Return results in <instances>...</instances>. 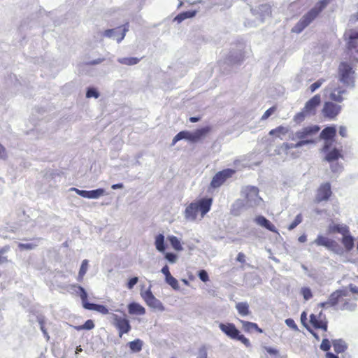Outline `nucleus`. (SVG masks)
I'll return each instance as SVG.
<instances>
[{
	"instance_id": "obj_1",
	"label": "nucleus",
	"mask_w": 358,
	"mask_h": 358,
	"mask_svg": "<svg viewBox=\"0 0 358 358\" xmlns=\"http://www.w3.org/2000/svg\"><path fill=\"white\" fill-rule=\"evenodd\" d=\"M331 307H336L341 310L352 311L357 304L355 299L352 298L346 289H337L330 294Z\"/></svg>"
},
{
	"instance_id": "obj_2",
	"label": "nucleus",
	"mask_w": 358,
	"mask_h": 358,
	"mask_svg": "<svg viewBox=\"0 0 358 358\" xmlns=\"http://www.w3.org/2000/svg\"><path fill=\"white\" fill-rule=\"evenodd\" d=\"M213 201L212 198H203L197 201L190 203L185 210V217L187 220L194 221L199 212L201 217L203 218L210 211Z\"/></svg>"
},
{
	"instance_id": "obj_3",
	"label": "nucleus",
	"mask_w": 358,
	"mask_h": 358,
	"mask_svg": "<svg viewBox=\"0 0 358 358\" xmlns=\"http://www.w3.org/2000/svg\"><path fill=\"white\" fill-rule=\"evenodd\" d=\"M331 0H320L296 24L292 31L294 33L301 32L319 14L326 8Z\"/></svg>"
},
{
	"instance_id": "obj_4",
	"label": "nucleus",
	"mask_w": 358,
	"mask_h": 358,
	"mask_svg": "<svg viewBox=\"0 0 358 358\" xmlns=\"http://www.w3.org/2000/svg\"><path fill=\"white\" fill-rule=\"evenodd\" d=\"M220 329L229 338L233 340L241 341L246 347L251 345L248 338H247L243 334H241L240 331L236 327L233 323H220Z\"/></svg>"
},
{
	"instance_id": "obj_5",
	"label": "nucleus",
	"mask_w": 358,
	"mask_h": 358,
	"mask_svg": "<svg viewBox=\"0 0 358 358\" xmlns=\"http://www.w3.org/2000/svg\"><path fill=\"white\" fill-rule=\"evenodd\" d=\"M118 311L122 313V316L117 313H112L110 318L112 324L117 329L118 336L121 338L124 334H128L131 331V326L125 313L120 310Z\"/></svg>"
},
{
	"instance_id": "obj_6",
	"label": "nucleus",
	"mask_w": 358,
	"mask_h": 358,
	"mask_svg": "<svg viewBox=\"0 0 358 358\" xmlns=\"http://www.w3.org/2000/svg\"><path fill=\"white\" fill-rule=\"evenodd\" d=\"M71 287L76 289V292L80 297L83 306L85 309L96 310L103 315L109 313L108 309L105 306L89 303L87 301V294L83 287L80 285H73Z\"/></svg>"
},
{
	"instance_id": "obj_7",
	"label": "nucleus",
	"mask_w": 358,
	"mask_h": 358,
	"mask_svg": "<svg viewBox=\"0 0 358 358\" xmlns=\"http://www.w3.org/2000/svg\"><path fill=\"white\" fill-rule=\"evenodd\" d=\"M355 71L350 64L347 62H341L338 66L339 80L347 86L354 87Z\"/></svg>"
},
{
	"instance_id": "obj_8",
	"label": "nucleus",
	"mask_w": 358,
	"mask_h": 358,
	"mask_svg": "<svg viewBox=\"0 0 358 358\" xmlns=\"http://www.w3.org/2000/svg\"><path fill=\"white\" fill-rule=\"evenodd\" d=\"M236 173L232 169H225L218 171L213 177L210 187L213 189H217L221 187L229 178H231Z\"/></svg>"
},
{
	"instance_id": "obj_9",
	"label": "nucleus",
	"mask_w": 358,
	"mask_h": 358,
	"mask_svg": "<svg viewBox=\"0 0 358 358\" xmlns=\"http://www.w3.org/2000/svg\"><path fill=\"white\" fill-rule=\"evenodd\" d=\"M310 327L315 329H321L323 331H327L328 321L325 315L322 312H320L319 314H311L310 315Z\"/></svg>"
},
{
	"instance_id": "obj_10",
	"label": "nucleus",
	"mask_w": 358,
	"mask_h": 358,
	"mask_svg": "<svg viewBox=\"0 0 358 358\" xmlns=\"http://www.w3.org/2000/svg\"><path fill=\"white\" fill-rule=\"evenodd\" d=\"M341 107L331 101H326L322 110L323 116L329 120H334L340 113Z\"/></svg>"
},
{
	"instance_id": "obj_11",
	"label": "nucleus",
	"mask_w": 358,
	"mask_h": 358,
	"mask_svg": "<svg viewBox=\"0 0 358 358\" xmlns=\"http://www.w3.org/2000/svg\"><path fill=\"white\" fill-rule=\"evenodd\" d=\"M332 194L331 185L329 182H324L320 185L317 190L316 201L320 203L328 201Z\"/></svg>"
},
{
	"instance_id": "obj_12",
	"label": "nucleus",
	"mask_w": 358,
	"mask_h": 358,
	"mask_svg": "<svg viewBox=\"0 0 358 358\" xmlns=\"http://www.w3.org/2000/svg\"><path fill=\"white\" fill-rule=\"evenodd\" d=\"M321 103V96L320 94H315L311 99H310L306 103L303 109L309 115H315L317 107Z\"/></svg>"
},
{
	"instance_id": "obj_13",
	"label": "nucleus",
	"mask_w": 358,
	"mask_h": 358,
	"mask_svg": "<svg viewBox=\"0 0 358 358\" xmlns=\"http://www.w3.org/2000/svg\"><path fill=\"white\" fill-rule=\"evenodd\" d=\"M317 246H324L329 250H335L338 247V243L336 241L329 238L324 236L319 235L313 241Z\"/></svg>"
},
{
	"instance_id": "obj_14",
	"label": "nucleus",
	"mask_w": 358,
	"mask_h": 358,
	"mask_svg": "<svg viewBox=\"0 0 358 358\" xmlns=\"http://www.w3.org/2000/svg\"><path fill=\"white\" fill-rule=\"evenodd\" d=\"M71 190L75 191L78 195L87 199H98L103 195L105 191L103 189L99 188L94 190H80L73 187Z\"/></svg>"
},
{
	"instance_id": "obj_15",
	"label": "nucleus",
	"mask_w": 358,
	"mask_h": 358,
	"mask_svg": "<svg viewBox=\"0 0 358 358\" xmlns=\"http://www.w3.org/2000/svg\"><path fill=\"white\" fill-rule=\"evenodd\" d=\"M211 130L209 126L196 129L194 132L188 131V141L191 142H197L207 135Z\"/></svg>"
},
{
	"instance_id": "obj_16",
	"label": "nucleus",
	"mask_w": 358,
	"mask_h": 358,
	"mask_svg": "<svg viewBox=\"0 0 358 358\" xmlns=\"http://www.w3.org/2000/svg\"><path fill=\"white\" fill-rule=\"evenodd\" d=\"M320 131V127L317 125L308 126L303 127L302 129L296 131V136L299 139H304L309 136L315 135Z\"/></svg>"
},
{
	"instance_id": "obj_17",
	"label": "nucleus",
	"mask_w": 358,
	"mask_h": 358,
	"mask_svg": "<svg viewBox=\"0 0 358 358\" xmlns=\"http://www.w3.org/2000/svg\"><path fill=\"white\" fill-rule=\"evenodd\" d=\"M255 221L257 224L266 228L270 231L278 233L275 227L265 217L262 215H258L255 217Z\"/></svg>"
},
{
	"instance_id": "obj_18",
	"label": "nucleus",
	"mask_w": 358,
	"mask_h": 358,
	"mask_svg": "<svg viewBox=\"0 0 358 358\" xmlns=\"http://www.w3.org/2000/svg\"><path fill=\"white\" fill-rule=\"evenodd\" d=\"M241 324H242V328L244 331L250 333L253 331H255L258 333L262 334L263 332V330L258 327V325L256 323L245 321L240 320H239Z\"/></svg>"
},
{
	"instance_id": "obj_19",
	"label": "nucleus",
	"mask_w": 358,
	"mask_h": 358,
	"mask_svg": "<svg viewBox=\"0 0 358 358\" xmlns=\"http://www.w3.org/2000/svg\"><path fill=\"white\" fill-rule=\"evenodd\" d=\"M128 311L131 315H143L145 313V309L138 303L132 302L128 305Z\"/></svg>"
},
{
	"instance_id": "obj_20",
	"label": "nucleus",
	"mask_w": 358,
	"mask_h": 358,
	"mask_svg": "<svg viewBox=\"0 0 358 358\" xmlns=\"http://www.w3.org/2000/svg\"><path fill=\"white\" fill-rule=\"evenodd\" d=\"M329 232L331 234L339 233L343 236L349 234V228L345 224H334L329 227Z\"/></svg>"
},
{
	"instance_id": "obj_21",
	"label": "nucleus",
	"mask_w": 358,
	"mask_h": 358,
	"mask_svg": "<svg viewBox=\"0 0 358 358\" xmlns=\"http://www.w3.org/2000/svg\"><path fill=\"white\" fill-rule=\"evenodd\" d=\"M345 34L348 35V48L354 49L357 47L356 40L358 39V31L350 29Z\"/></svg>"
},
{
	"instance_id": "obj_22",
	"label": "nucleus",
	"mask_w": 358,
	"mask_h": 358,
	"mask_svg": "<svg viewBox=\"0 0 358 358\" xmlns=\"http://www.w3.org/2000/svg\"><path fill=\"white\" fill-rule=\"evenodd\" d=\"M336 134V129L334 127H327L321 132V138L324 140L333 139Z\"/></svg>"
},
{
	"instance_id": "obj_23",
	"label": "nucleus",
	"mask_w": 358,
	"mask_h": 358,
	"mask_svg": "<svg viewBox=\"0 0 358 358\" xmlns=\"http://www.w3.org/2000/svg\"><path fill=\"white\" fill-rule=\"evenodd\" d=\"M259 196V189L256 187L250 186L247 187L245 189V198L248 201L252 199L255 200Z\"/></svg>"
},
{
	"instance_id": "obj_24",
	"label": "nucleus",
	"mask_w": 358,
	"mask_h": 358,
	"mask_svg": "<svg viewBox=\"0 0 358 358\" xmlns=\"http://www.w3.org/2000/svg\"><path fill=\"white\" fill-rule=\"evenodd\" d=\"M236 308L239 315L247 316L250 314L249 305L247 302H238L236 304Z\"/></svg>"
},
{
	"instance_id": "obj_25",
	"label": "nucleus",
	"mask_w": 358,
	"mask_h": 358,
	"mask_svg": "<svg viewBox=\"0 0 358 358\" xmlns=\"http://www.w3.org/2000/svg\"><path fill=\"white\" fill-rule=\"evenodd\" d=\"M196 10H189V11H185L179 13L178 15H176L174 18V21L177 23H180L183 20L187 18L193 17L196 15Z\"/></svg>"
},
{
	"instance_id": "obj_26",
	"label": "nucleus",
	"mask_w": 358,
	"mask_h": 358,
	"mask_svg": "<svg viewBox=\"0 0 358 358\" xmlns=\"http://www.w3.org/2000/svg\"><path fill=\"white\" fill-rule=\"evenodd\" d=\"M345 92V90H341V88L334 89L330 94L329 97L331 100L336 102H342L343 98L342 95Z\"/></svg>"
},
{
	"instance_id": "obj_27",
	"label": "nucleus",
	"mask_w": 358,
	"mask_h": 358,
	"mask_svg": "<svg viewBox=\"0 0 358 358\" xmlns=\"http://www.w3.org/2000/svg\"><path fill=\"white\" fill-rule=\"evenodd\" d=\"M341 242L345 248L348 251L351 250L354 247V238L350 233L343 236Z\"/></svg>"
},
{
	"instance_id": "obj_28",
	"label": "nucleus",
	"mask_w": 358,
	"mask_h": 358,
	"mask_svg": "<svg viewBox=\"0 0 358 358\" xmlns=\"http://www.w3.org/2000/svg\"><path fill=\"white\" fill-rule=\"evenodd\" d=\"M334 350L336 353H342L347 349L346 343L341 339L333 341Z\"/></svg>"
},
{
	"instance_id": "obj_29",
	"label": "nucleus",
	"mask_w": 358,
	"mask_h": 358,
	"mask_svg": "<svg viewBox=\"0 0 358 358\" xmlns=\"http://www.w3.org/2000/svg\"><path fill=\"white\" fill-rule=\"evenodd\" d=\"M313 141H310V140H302V141H299L297 143H285L282 144V148L283 149L285 150V151H288L290 149H292V148H298V147H301L303 145H306V144H308V143H312Z\"/></svg>"
},
{
	"instance_id": "obj_30",
	"label": "nucleus",
	"mask_w": 358,
	"mask_h": 358,
	"mask_svg": "<svg viewBox=\"0 0 358 358\" xmlns=\"http://www.w3.org/2000/svg\"><path fill=\"white\" fill-rule=\"evenodd\" d=\"M141 59L137 57H122L118 59V62L121 64L127 66H132L137 64L140 62Z\"/></svg>"
},
{
	"instance_id": "obj_31",
	"label": "nucleus",
	"mask_w": 358,
	"mask_h": 358,
	"mask_svg": "<svg viewBox=\"0 0 358 358\" xmlns=\"http://www.w3.org/2000/svg\"><path fill=\"white\" fill-rule=\"evenodd\" d=\"M340 157H342L340 151L334 148L327 154L325 159L327 162H331L338 159Z\"/></svg>"
},
{
	"instance_id": "obj_32",
	"label": "nucleus",
	"mask_w": 358,
	"mask_h": 358,
	"mask_svg": "<svg viewBox=\"0 0 358 358\" xmlns=\"http://www.w3.org/2000/svg\"><path fill=\"white\" fill-rule=\"evenodd\" d=\"M87 268H88V261L87 259H84L82 262V264H81V266L80 268V271L78 273V281H80V282L83 281L84 275L87 273Z\"/></svg>"
},
{
	"instance_id": "obj_33",
	"label": "nucleus",
	"mask_w": 358,
	"mask_h": 358,
	"mask_svg": "<svg viewBox=\"0 0 358 358\" xmlns=\"http://www.w3.org/2000/svg\"><path fill=\"white\" fill-rule=\"evenodd\" d=\"M155 246L157 250L160 252H164L165 250L164 236L162 234H159L156 236Z\"/></svg>"
},
{
	"instance_id": "obj_34",
	"label": "nucleus",
	"mask_w": 358,
	"mask_h": 358,
	"mask_svg": "<svg viewBox=\"0 0 358 358\" xmlns=\"http://www.w3.org/2000/svg\"><path fill=\"white\" fill-rule=\"evenodd\" d=\"M168 240L169 241L172 247L178 251H180L182 250V247L181 245V243L179 241V239L174 236H170L168 237Z\"/></svg>"
},
{
	"instance_id": "obj_35",
	"label": "nucleus",
	"mask_w": 358,
	"mask_h": 358,
	"mask_svg": "<svg viewBox=\"0 0 358 358\" xmlns=\"http://www.w3.org/2000/svg\"><path fill=\"white\" fill-rule=\"evenodd\" d=\"M146 304L148 306L154 308H158L159 310L164 309L161 301L159 299H157L155 296L152 298H151L149 301H148L146 302Z\"/></svg>"
},
{
	"instance_id": "obj_36",
	"label": "nucleus",
	"mask_w": 358,
	"mask_h": 358,
	"mask_svg": "<svg viewBox=\"0 0 358 358\" xmlns=\"http://www.w3.org/2000/svg\"><path fill=\"white\" fill-rule=\"evenodd\" d=\"M301 322L302 324L304 326V327L306 328L307 330H308L315 338H318L317 335L315 332H313V331L310 327V323H307V313L305 311L302 312L301 315Z\"/></svg>"
},
{
	"instance_id": "obj_37",
	"label": "nucleus",
	"mask_w": 358,
	"mask_h": 358,
	"mask_svg": "<svg viewBox=\"0 0 358 358\" xmlns=\"http://www.w3.org/2000/svg\"><path fill=\"white\" fill-rule=\"evenodd\" d=\"M129 348L131 351L138 352L142 349V341L139 339L129 343Z\"/></svg>"
},
{
	"instance_id": "obj_38",
	"label": "nucleus",
	"mask_w": 358,
	"mask_h": 358,
	"mask_svg": "<svg viewBox=\"0 0 358 358\" xmlns=\"http://www.w3.org/2000/svg\"><path fill=\"white\" fill-rule=\"evenodd\" d=\"M287 132V129L285 127L282 126H279L273 129H271L268 134L271 136H275L277 137H280V135H284Z\"/></svg>"
},
{
	"instance_id": "obj_39",
	"label": "nucleus",
	"mask_w": 358,
	"mask_h": 358,
	"mask_svg": "<svg viewBox=\"0 0 358 358\" xmlns=\"http://www.w3.org/2000/svg\"><path fill=\"white\" fill-rule=\"evenodd\" d=\"M182 139L188 140V131H182L178 133L173 138L171 145H174L178 141Z\"/></svg>"
},
{
	"instance_id": "obj_40",
	"label": "nucleus",
	"mask_w": 358,
	"mask_h": 358,
	"mask_svg": "<svg viewBox=\"0 0 358 358\" xmlns=\"http://www.w3.org/2000/svg\"><path fill=\"white\" fill-rule=\"evenodd\" d=\"M166 282L169 284L173 289L178 290L180 287L178 280L171 275L165 278Z\"/></svg>"
},
{
	"instance_id": "obj_41",
	"label": "nucleus",
	"mask_w": 358,
	"mask_h": 358,
	"mask_svg": "<svg viewBox=\"0 0 358 358\" xmlns=\"http://www.w3.org/2000/svg\"><path fill=\"white\" fill-rule=\"evenodd\" d=\"M94 327V322L91 320H88L84 323V324L75 327V329L78 331H80L83 329L90 330V329H92Z\"/></svg>"
},
{
	"instance_id": "obj_42",
	"label": "nucleus",
	"mask_w": 358,
	"mask_h": 358,
	"mask_svg": "<svg viewBox=\"0 0 358 358\" xmlns=\"http://www.w3.org/2000/svg\"><path fill=\"white\" fill-rule=\"evenodd\" d=\"M301 294H302L304 300L308 301L313 297L312 291L309 287H302L301 289Z\"/></svg>"
},
{
	"instance_id": "obj_43",
	"label": "nucleus",
	"mask_w": 358,
	"mask_h": 358,
	"mask_svg": "<svg viewBox=\"0 0 358 358\" xmlns=\"http://www.w3.org/2000/svg\"><path fill=\"white\" fill-rule=\"evenodd\" d=\"M303 220L301 214H299L296 216L294 221L288 226V230L291 231L296 228Z\"/></svg>"
},
{
	"instance_id": "obj_44",
	"label": "nucleus",
	"mask_w": 358,
	"mask_h": 358,
	"mask_svg": "<svg viewBox=\"0 0 358 358\" xmlns=\"http://www.w3.org/2000/svg\"><path fill=\"white\" fill-rule=\"evenodd\" d=\"M309 115H308L306 113V112L304 111L303 109L301 110V111L297 113L294 117V120L296 122H301L302 121H303V120L305 119L306 116H308Z\"/></svg>"
},
{
	"instance_id": "obj_45",
	"label": "nucleus",
	"mask_w": 358,
	"mask_h": 358,
	"mask_svg": "<svg viewBox=\"0 0 358 358\" xmlns=\"http://www.w3.org/2000/svg\"><path fill=\"white\" fill-rule=\"evenodd\" d=\"M9 248H10L9 246H5V247L2 248L1 249H0V264H3V263L8 262V260L7 257L3 256V255L6 252H7L9 250Z\"/></svg>"
},
{
	"instance_id": "obj_46",
	"label": "nucleus",
	"mask_w": 358,
	"mask_h": 358,
	"mask_svg": "<svg viewBox=\"0 0 358 358\" xmlns=\"http://www.w3.org/2000/svg\"><path fill=\"white\" fill-rule=\"evenodd\" d=\"M277 108L276 106H272L268 110L265 111V113L263 114V115L261 117L262 120H265L268 119L275 110Z\"/></svg>"
},
{
	"instance_id": "obj_47",
	"label": "nucleus",
	"mask_w": 358,
	"mask_h": 358,
	"mask_svg": "<svg viewBox=\"0 0 358 358\" xmlns=\"http://www.w3.org/2000/svg\"><path fill=\"white\" fill-rule=\"evenodd\" d=\"M324 82V79H320V80H317L316 82H315L314 83H313L310 86V92H314L316 90H317L322 85V83Z\"/></svg>"
},
{
	"instance_id": "obj_48",
	"label": "nucleus",
	"mask_w": 358,
	"mask_h": 358,
	"mask_svg": "<svg viewBox=\"0 0 358 358\" xmlns=\"http://www.w3.org/2000/svg\"><path fill=\"white\" fill-rule=\"evenodd\" d=\"M99 96V92L94 88H89L86 93V96L87 98L94 97L96 99Z\"/></svg>"
},
{
	"instance_id": "obj_49",
	"label": "nucleus",
	"mask_w": 358,
	"mask_h": 358,
	"mask_svg": "<svg viewBox=\"0 0 358 358\" xmlns=\"http://www.w3.org/2000/svg\"><path fill=\"white\" fill-rule=\"evenodd\" d=\"M141 296L146 303L148 301H149L151 298L154 296L153 294L152 293L150 289H148V290L145 291L144 292L141 293Z\"/></svg>"
},
{
	"instance_id": "obj_50",
	"label": "nucleus",
	"mask_w": 358,
	"mask_h": 358,
	"mask_svg": "<svg viewBox=\"0 0 358 358\" xmlns=\"http://www.w3.org/2000/svg\"><path fill=\"white\" fill-rule=\"evenodd\" d=\"M330 348L331 344L327 338L323 339L320 345V349L324 351H328L330 349Z\"/></svg>"
},
{
	"instance_id": "obj_51",
	"label": "nucleus",
	"mask_w": 358,
	"mask_h": 358,
	"mask_svg": "<svg viewBox=\"0 0 358 358\" xmlns=\"http://www.w3.org/2000/svg\"><path fill=\"white\" fill-rule=\"evenodd\" d=\"M138 277L131 278L127 284V288L129 289H131L134 287V286L138 282Z\"/></svg>"
},
{
	"instance_id": "obj_52",
	"label": "nucleus",
	"mask_w": 358,
	"mask_h": 358,
	"mask_svg": "<svg viewBox=\"0 0 358 358\" xmlns=\"http://www.w3.org/2000/svg\"><path fill=\"white\" fill-rule=\"evenodd\" d=\"M165 258L171 263H175L177 260L176 255L171 252L166 253Z\"/></svg>"
},
{
	"instance_id": "obj_53",
	"label": "nucleus",
	"mask_w": 358,
	"mask_h": 358,
	"mask_svg": "<svg viewBox=\"0 0 358 358\" xmlns=\"http://www.w3.org/2000/svg\"><path fill=\"white\" fill-rule=\"evenodd\" d=\"M199 277L203 282H207L209 280L208 275L205 270H201L199 272Z\"/></svg>"
},
{
	"instance_id": "obj_54",
	"label": "nucleus",
	"mask_w": 358,
	"mask_h": 358,
	"mask_svg": "<svg viewBox=\"0 0 358 358\" xmlns=\"http://www.w3.org/2000/svg\"><path fill=\"white\" fill-rule=\"evenodd\" d=\"M36 246V244L33 243H20L19 248L21 250H31L34 249Z\"/></svg>"
},
{
	"instance_id": "obj_55",
	"label": "nucleus",
	"mask_w": 358,
	"mask_h": 358,
	"mask_svg": "<svg viewBox=\"0 0 358 358\" xmlns=\"http://www.w3.org/2000/svg\"><path fill=\"white\" fill-rule=\"evenodd\" d=\"M128 31V23L123 26L122 33L117 38V41L120 43L124 38L126 32Z\"/></svg>"
},
{
	"instance_id": "obj_56",
	"label": "nucleus",
	"mask_w": 358,
	"mask_h": 358,
	"mask_svg": "<svg viewBox=\"0 0 358 358\" xmlns=\"http://www.w3.org/2000/svg\"><path fill=\"white\" fill-rule=\"evenodd\" d=\"M120 27H117V29H106L103 32V36L106 37L110 38L113 36L114 33L116 31L117 29H120Z\"/></svg>"
},
{
	"instance_id": "obj_57",
	"label": "nucleus",
	"mask_w": 358,
	"mask_h": 358,
	"mask_svg": "<svg viewBox=\"0 0 358 358\" xmlns=\"http://www.w3.org/2000/svg\"><path fill=\"white\" fill-rule=\"evenodd\" d=\"M285 323L290 328L296 330L297 329V326L296 324H295L294 320L291 319V318H289V319H287L285 320Z\"/></svg>"
},
{
	"instance_id": "obj_58",
	"label": "nucleus",
	"mask_w": 358,
	"mask_h": 358,
	"mask_svg": "<svg viewBox=\"0 0 358 358\" xmlns=\"http://www.w3.org/2000/svg\"><path fill=\"white\" fill-rule=\"evenodd\" d=\"M236 261L241 263L245 262V255L243 252H239L236 257Z\"/></svg>"
},
{
	"instance_id": "obj_59",
	"label": "nucleus",
	"mask_w": 358,
	"mask_h": 358,
	"mask_svg": "<svg viewBox=\"0 0 358 358\" xmlns=\"http://www.w3.org/2000/svg\"><path fill=\"white\" fill-rule=\"evenodd\" d=\"M330 302V296H329V299L327 301H324V302H321L320 303H318V306L322 308H326L327 307H331V303Z\"/></svg>"
},
{
	"instance_id": "obj_60",
	"label": "nucleus",
	"mask_w": 358,
	"mask_h": 358,
	"mask_svg": "<svg viewBox=\"0 0 358 358\" xmlns=\"http://www.w3.org/2000/svg\"><path fill=\"white\" fill-rule=\"evenodd\" d=\"M162 273L164 275L165 278H166L167 277H169V276H170L171 275L170 271H169V266L167 265H165L162 268Z\"/></svg>"
},
{
	"instance_id": "obj_61",
	"label": "nucleus",
	"mask_w": 358,
	"mask_h": 358,
	"mask_svg": "<svg viewBox=\"0 0 358 358\" xmlns=\"http://www.w3.org/2000/svg\"><path fill=\"white\" fill-rule=\"evenodd\" d=\"M339 134L342 137H346L347 136V129L344 126H341L339 127Z\"/></svg>"
},
{
	"instance_id": "obj_62",
	"label": "nucleus",
	"mask_w": 358,
	"mask_h": 358,
	"mask_svg": "<svg viewBox=\"0 0 358 358\" xmlns=\"http://www.w3.org/2000/svg\"><path fill=\"white\" fill-rule=\"evenodd\" d=\"M6 151L5 148L0 144V158L5 159L6 157Z\"/></svg>"
},
{
	"instance_id": "obj_63",
	"label": "nucleus",
	"mask_w": 358,
	"mask_h": 358,
	"mask_svg": "<svg viewBox=\"0 0 358 358\" xmlns=\"http://www.w3.org/2000/svg\"><path fill=\"white\" fill-rule=\"evenodd\" d=\"M41 330L42 331L44 336L47 338V340H49L50 339V336L48 335V332H47V330L45 327V325H42V327H41Z\"/></svg>"
},
{
	"instance_id": "obj_64",
	"label": "nucleus",
	"mask_w": 358,
	"mask_h": 358,
	"mask_svg": "<svg viewBox=\"0 0 358 358\" xmlns=\"http://www.w3.org/2000/svg\"><path fill=\"white\" fill-rule=\"evenodd\" d=\"M349 288L351 292L358 294V287L350 285Z\"/></svg>"
}]
</instances>
